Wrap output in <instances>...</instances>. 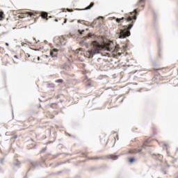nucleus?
Masks as SVG:
<instances>
[{
    "instance_id": "obj_1",
    "label": "nucleus",
    "mask_w": 178,
    "mask_h": 178,
    "mask_svg": "<svg viewBox=\"0 0 178 178\" xmlns=\"http://www.w3.org/2000/svg\"><path fill=\"white\" fill-rule=\"evenodd\" d=\"M134 13L137 15V9L134 10ZM134 15V17H128L127 18L122 17V18H117L115 21L117 23H120L122 20H125L126 22H131L129 25H124L121 27L120 29V35L119 38H127V37H130L131 33L130 30L133 28V26L134 25V21L137 19V15Z\"/></svg>"
},
{
    "instance_id": "obj_2",
    "label": "nucleus",
    "mask_w": 178,
    "mask_h": 178,
    "mask_svg": "<svg viewBox=\"0 0 178 178\" xmlns=\"http://www.w3.org/2000/svg\"><path fill=\"white\" fill-rule=\"evenodd\" d=\"M104 49V46L99 44L97 42H93V49L86 51L87 58H92L95 54H99V51Z\"/></svg>"
},
{
    "instance_id": "obj_3",
    "label": "nucleus",
    "mask_w": 178,
    "mask_h": 178,
    "mask_svg": "<svg viewBox=\"0 0 178 178\" xmlns=\"http://www.w3.org/2000/svg\"><path fill=\"white\" fill-rule=\"evenodd\" d=\"M147 144H148V140H145V143L141 146V148H134V149H129L125 154H138V152H141L143 151V148H145L147 147Z\"/></svg>"
},
{
    "instance_id": "obj_4",
    "label": "nucleus",
    "mask_w": 178,
    "mask_h": 178,
    "mask_svg": "<svg viewBox=\"0 0 178 178\" xmlns=\"http://www.w3.org/2000/svg\"><path fill=\"white\" fill-rule=\"evenodd\" d=\"M37 15V12H26V13H22L18 15L19 19H24V17H35Z\"/></svg>"
},
{
    "instance_id": "obj_5",
    "label": "nucleus",
    "mask_w": 178,
    "mask_h": 178,
    "mask_svg": "<svg viewBox=\"0 0 178 178\" xmlns=\"http://www.w3.org/2000/svg\"><path fill=\"white\" fill-rule=\"evenodd\" d=\"M37 15H38V17H42V19H46V20H48V13L45 12H42L41 14H39L38 13H36ZM35 15V16H37Z\"/></svg>"
},
{
    "instance_id": "obj_6",
    "label": "nucleus",
    "mask_w": 178,
    "mask_h": 178,
    "mask_svg": "<svg viewBox=\"0 0 178 178\" xmlns=\"http://www.w3.org/2000/svg\"><path fill=\"white\" fill-rule=\"evenodd\" d=\"M58 49H54L50 51V56L51 58H56L58 56Z\"/></svg>"
},
{
    "instance_id": "obj_7",
    "label": "nucleus",
    "mask_w": 178,
    "mask_h": 178,
    "mask_svg": "<svg viewBox=\"0 0 178 178\" xmlns=\"http://www.w3.org/2000/svg\"><path fill=\"white\" fill-rule=\"evenodd\" d=\"M88 161H99V159H102V156H93L91 157H88Z\"/></svg>"
},
{
    "instance_id": "obj_8",
    "label": "nucleus",
    "mask_w": 178,
    "mask_h": 178,
    "mask_svg": "<svg viewBox=\"0 0 178 178\" xmlns=\"http://www.w3.org/2000/svg\"><path fill=\"white\" fill-rule=\"evenodd\" d=\"M137 6H141V8H144L145 6V0H139L137 3Z\"/></svg>"
},
{
    "instance_id": "obj_9",
    "label": "nucleus",
    "mask_w": 178,
    "mask_h": 178,
    "mask_svg": "<svg viewBox=\"0 0 178 178\" xmlns=\"http://www.w3.org/2000/svg\"><path fill=\"white\" fill-rule=\"evenodd\" d=\"M75 54H76L77 58H80V55H83V49L79 48V49H76L75 51Z\"/></svg>"
},
{
    "instance_id": "obj_10",
    "label": "nucleus",
    "mask_w": 178,
    "mask_h": 178,
    "mask_svg": "<svg viewBox=\"0 0 178 178\" xmlns=\"http://www.w3.org/2000/svg\"><path fill=\"white\" fill-rule=\"evenodd\" d=\"M59 42L61 45H65V44H66V39L65 37L61 36L59 38Z\"/></svg>"
},
{
    "instance_id": "obj_11",
    "label": "nucleus",
    "mask_w": 178,
    "mask_h": 178,
    "mask_svg": "<svg viewBox=\"0 0 178 178\" xmlns=\"http://www.w3.org/2000/svg\"><path fill=\"white\" fill-rule=\"evenodd\" d=\"M5 19V13L3 11H0V20H3Z\"/></svg>"
},
{
    "instance_id": "obj_12",
    "label": "nucleus",
    "mask_w": 178,
    "mask_h": 178,
    "mask_svg": "<svg viewBox=\"0 0 178 178\" xmlns=\"http://www.w3.org/2000/svg\"><path fill=\"white\" fill-rule=\"evenodd\" d=\"M92 6H94L93 2L90 3V4L85 8V10H88L91 9V8H92Z\"/></svg>"
},
{
    "instance_id": "obj_13",
    "label": "nucleus",
    "mask_w": 178,
    "mask_h": 178,
    "mask_svg": "<svg viewBox=\"0 0 178 178\" xmlns=\"http://www.w3.org/2000/svg\"><path fill=\"white\" fill-rule=\"evenodd\" d=\"M170 162H172V163H176L177 162V159H175L173 157H171L170 159Z\"/></svg>"
},
{
    "instance_id": "obj_14",
    "label": "nucleus",
    "mask_w": 178,
    "mask_h": 178,
    "mask_svg": "<svg viewBox=\"0 0 178 178\" xmlns=\"http://www.w3.org/2000/svg\"><path fill=\"white\" fill-rule=\"evenodd\" d=\"M109 156H110V158H111V159H113V160L118 159V156H117V155L111 154V155H110Z\"/></svg>"
},
{
    "instance_id": "obj_15",
    "label": "nucleus",
    "mask_w": 178,
    "mask_h": 178,
    "mask_svg": "<svg viewBox=\"0 0 178 178\" xmlns=\"http://www.w3.org/2000/svg\"><path fill=\"white\" fill-rule=\"evenodd\" d=\"M129 163H133L134 162H136V159L135 158H129Z\"/></svg>"
},
{
    "instance_id": "obj_16",
    "label": "nucleus",
    "mask_w": 178,
    "mask_h": 178,
    "mask_svg": "<svg viewBox=\"0 0 178 178\" xmlns=\"http://www.w3.org/2000/svg\"><path fill=\"white\" fill-rule=\"evenodd\" d=\"M55 83H63V79H57L55 81Z\"/></svg>"
},
{
    "instance_id": "obj_17",
    "label": "nucleus",
    "mask_w": 178,
    "mask_h": 178,
    "mask_svg": "<svg viewBox=\"0 0 178 178\" xmlns=\"http://www.w3.org/2000/svg\"><path fill=\"white\" fill-rule=\"evenodd\" d=\"M57 104H51V108H56Z\"/></svg>"
},
{
    "instance_id": "obj_18",
    "label": "nucleus",
    "mask_w": 178,
    "mask_h": 178,
    "mask_svg": "<svg viewBox=\"0 0 178 178\" xmlns=\"http://www.w3.org/2000/svg\"><path fill=\"white\" fill-rule=\"evenodd\" d=\"M115 138H117V140H119V135L117 134V135L115 136Z\"/></svg>"
},
{
    "instance_id": "obj_19",
    "label": "nucleus",
    "mask_w": 178,
    "mask_h": 178,
    "mask_svg": "<svg viewBox=\"0 0 178 178\" xmlns=\"http://www.w3.org/2000/svg\"><path fill=\"white\" fill-rule=\"evenodd\" d=\"M67 12H73V10H70L69 8L67 9Z\"/></svg>"
},
{
    "instance_id": "obj_20",
    "label": "nucleus",
    "mask_w": 178,
    "mask_h": 178,
    "mask_svg": "<svg viewBox=\"0 0 178 178\" xmlns=\"http://www.w3.org/2000/svg\"><path fill=\"white\" fill-rule=\"evenodd\" d=\"M83 156L87 157V153L83 154Z\"/></svg>"
},
{
    "instance_id": "obj_21",
    "label": "nucleus",
    "mask_w": 178,
    "mask_h": 178,
    "mask_svg": "<svg viewBox=\"0 0 178 178\" xmlns=\"http://www.w3.org/2000/svg\"><path fill=\"white\" fill-rule=\"evenodd\" d=\"M6 45L7 47H9V43H6Z\"/></svg>"
},
{
    "instance_id": "obj_22",
    "label": "nucleus",
    "mask_w": 178,
    "mask_h": 178,
    "mask_svg": "<svg viewBox=\"0 0 178 178\" xmlns=\"http://www.w3.org/2000/svg\"><path fill=\"white\" fill-rule=\"evenodd\" d=\"M159 56L161 58V52H159Z\"/></svg>"
},
{
    "instance_id": "obj_23",
    "label": "nucleus",
    "mask_w": 178,
    "mask_h": 178,
    "mask_svg": "<svg viewBox=\"0 0 178 178\" xmlns=\"http://www.w3.org/2000/svg\"><path fill=\"white\" fill-rule=\"evenodd\" d=\"M14 58H15V59H17V56H14Z\"/></svg>"
},
{
    "instance_id": "obj_24",
    "label": "nucleus",
    "mask_w": 178,
    "mask_h": 178,
    "mask_svg": "<svg viewBox=\"0 0 178 178\" xmlns=\"http://www.w3.org/2000/svg\"><path fill=\"white\" fill-rule=\"evenodd\" d=\"M66 22H67V19H65L64 23H66Z\"/></svg>"
},
{
    "instance_id": "obj_25",
    "label": "nucleus",
    "mask_w": 178,
    "mask_h": 178,
    "mask_svg": "<svg viewBox=\"0 0 178 178\" xmlns=\"http://www.w3.org/2000/svg\"><path fill=\"white\" fill-rule=\"evenodd\" d=\"M14 138H17V136H15L14 137Z\"/></svg>"
},
{
    "instance_id": "obj_26",
    "label": "nucleus",
    "mask_w": 178,
    "mask_h": 178,
    "mask_svg": "<svg viewBox=\"0 0 178 178\" xmlns=\"http://www.w3.org/2000/svg\"><path fill=\"white\" fill-rule=\"evenodd\" d=\"M107 49H108V51H111V49H109V47H108Z\"/></svg>"
},
{
    "instance_id": "obj_27",
    "label": "nucleus",
    "mask_w": 178,
    "mask_h": 178,
    "mask_svg": "<svg viewBox=\"0 0 178 178\" xmlns=\"http://www.w3.org/2000/svg\"><path fill=\"white\" fill-rule=\"evenodd\" d=\"M54 116H52V117L51 118V119H54Z\"/></svg>"
},
{
    "instance_id": "obj_28",
    "label": "nucleus",
    "mask_w": 178,
    "mask_h": 178,
    "mask_svg": "<svg viewBox=\"0 0 178 178\" xmlns=\"http://www.w3.org/2000/svg\"><path fill=\"white\" fill-rule=\"evenodd\" d=\"M160 70L159 69H158V70Z\"/></svg>"
}]
</instances>
